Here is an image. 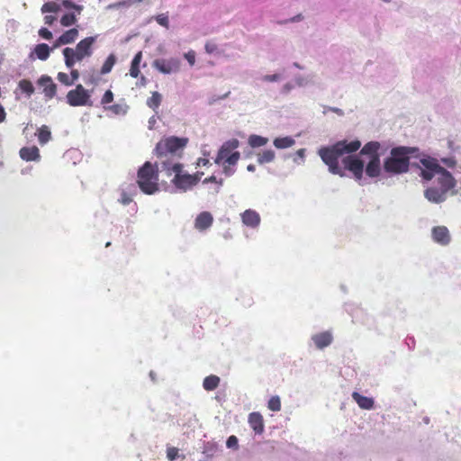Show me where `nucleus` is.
<instances>
[{
  "label": "nucleus",
  "mask_w": 461,
  "mask_h": 461,
  "mask_svg": "<svg viewBox=\"0 0 461 461\" xmlns=\"http://www.w3.org/2000/svg\"><path fill=\"white\" fill-rule=\"evenodd\" d=\"M361 142L341 140L318 150L321 160L329 167V171L340 176H345L344 169L352 173L356 181L360 185L366 183L364 174L370 178L392 176L406 173L410 166V155L412 149L406 147H397L391 149L390 154L381 160L384 155L383 147L378 141H369L364 145L358 155L352 153L358 150Z\"/></svg>",
  "instance_id": "1"
},
{
  "label": "nucleus",
  "mask_w": 461,
  "mask_h": 461,
  "mask_svg": "<svg viewBox=\"0 0 461 461\" xmlns=\"http://www.w3.org/2000/svg\"><path fill=\"white\" fill-rule=\"evenodd\" d=\"M420 176L425 180L435 179L439 188L431 186L426 189L424 195L432 203H440L447 198V193L455 186L452 175L442 167L438 160L432 158H423L420 160Z\"/></svg>",
  "instance_id": "2"
},
{
  "label": "nucleus",
  "mask_w": 461,
  "mask_h": 461,
  "mask_svg": "<svg viewBox=\"0 0 461 461\" xmlns=\"http://www.w3.org/2000/svg\"><path fill=\"white\" fill-rule=\"evenodd\" d=\"M162 171L166 172V175L172 178L174 185L182 190H187L194 185H197L200 178L198 174H188L183 170V165L179 162H170L168 159L162 160Z\"/></svg>",
  "instance_id": "3"
},
{
  "label": "nucleus",
  "mask_w": 461,
  "mask_h": 461,
  "mask_svg": "<svg viewBox=\"0 0 461 461\" xmlns=\"http://www.w3.org/2000/svg\"><path fill=\"white\" fill-rule=\"evenodd\" d=\"M240 146L237 139H231L223 142L218 154L214 159L215 164L222 166V172L227 176L234 174L235 169L231 166H235L240 158V153L236 149Z\"/></svg>",
  "instance_id": "4"
},
{
  "label": "nucleus",
  "mask_w": 461,
  "mask_h": 461,
  "mask_svg": "<svg viewBox=\"0 0 461 461\" xmlns=\"http://www.w3.org/2000/svg\"><path fill=\"white\" fill-rule=\"evenodd\" d=\"M96 41V36H89L81 40L76 48L67 47L62 50L65 65L72 68L77 62H81L85 59L93 55V46Z\"/></svg>",
  "instance_id": "5"
},
{
  "label": "nucleus",
  "mask_w": 461,
  "mask_h": 461,
  "mask_svg": "<svg viewBox=\"0 0 461 461\" xmlns=\"http://www.w3.org/2000/svg\"><path fill=\"white\" fill-rule=\"evenodd\" d=\"M188 140L186 138L167 137L159 140L155 148V155L160 160L168 159L170 162H176V157L179 156L184 148L186 146Z\"/></svg>",
  "instance_id": "6"
},
{
  "label": "nucleus",
  "mask_w": 461,
  "mask_h": 461,
  "mask_svg": "<svg viewBox=\"0 0 461 461\" xmlns=\"http://www.w3.org/2000/svg\"><path fill=\"white\" fill-rule=\"evenodd\" d=\"M137 184L146 194H153L158 191V168L151 162H145L137 173Z\"/></svg>",
  "instance_id": "7"
},
{
  "label": "nucleus",
  "mask_w": 461,
  "mask_h": 461,
  "mask_svg": "<svg viewBox=\"0 0 461 461\" xmlns=\"http://www.w3.org/2000/svg\"><path fill=\"white\" fill-rule=\"evenodd\" d=\"M67 102L70 106L91 105L90 95L82 85H77L75 89L67 94Z\"/></svg>",
  "instance_id": "8"
},
{
  "label": "nucleus",
  "mask_w": 461,
  "mask_h": 461,
  "mask_svg": "<svg viewBox=\"0 0 461 461\" xmlns=\"http://www.w3.org/2000/svg\"><path fill=\"white\" fill-rule=\"evenodd\" d=\"M152 65L162 74L176 73L180 69V60L177 58L157 59Z\"/></svg>",
  "instance_id": "9"
},
{
  "label": "nucleus",
  "mask_w": 461,
  "mask_h": 461,
  "mask_svg": "<svg viewBox=\"0 0 461 461\" xmlns=\"http://www.w3.org/2000/svg\"><path fill=\"white\" fill-rule=\"evenodd\" d=\"M206 54L212 57V59H209L207 63L210 66H214L215 63L221 58L225 57V45L218 44L214 41H209L206 42L205 46Z\"/></svg>",
  "instance_id": "10"
},
{
  "label": "nucleus",
  "mask_w": 461,
  "mask_h": 461,
  "mask_svg": "<svg viewBox=\"0 0 461 461\" xmlns=\"http://www.w3.org/2000/svg\"><path fill=\"white\" fill-rule=\"evenodd\" d=\"M311 341L317 349L322 350L333 341V334L330 330L314 333L311 336Z\"/></svg>",
  "instance_id": "11"
},
{
  "label": "nucleus",
  "mask_w": 461,
  "mask_h": 461,
  "mask_svg": "<svg viewBox=\"0 0 461 461\" xmlns=\"http://www.w3.org/2000/svg\"><path fill=\"white\" fill-rule=\"evenodd\" d=\"M242 223L250 229L256 230L259 227L261 218L255 210L248 209L240 214Z\"/></svg>",
  "instance_id": "12"
},
{
  "label": "nucleus",
  "mask_w": 461,
  "mask_h": 461,
  "mask_svg": "<svg viewBox=\"0 0 461 461\" xmlns=\"http://www.w3.org/2000/svg\"><path fill=\"white\" fill-rule=\"evenodd\" d=\"M431 237L436 243L441 246H447L451 241L449 230L445 226H436L432 228Z\"/></svg>",
  "instance_id": "13"
},
{
  "label": "nucleus",
  "mask_w": 461,
  "mask_h": 461,
  "mask_svg": "<svg viewBox=\"0 0 461 461\" xmlns=\"http://www.w3.org/2000/svg\"><path fill=\"white\" fill-rule=\"evenodd\" d=\"M38 85L43 88V93L46 97L51 99L56 95L57 86L53 83L50 77L43 75L38 81Z\"/></svg>",
  "instance_id": "14"
},
{
  "label": "nucleus",
  "mask_w": 461,
  "mask_h": 461,
  "mask_svg": "<svg viewBox=\"0 0 461 461\" xmlns=\"http://www.w3.org/2000/svg\"><path fill=\"white\" fill-rule=\"evenodd\" d=\"M78 37V30L72 28L63 32L56 41L54 47L73 43Z\"/></svg>",
  "instance_id": "15"
},
{
  "label": "nucleus",
  "mask_w": 461,
  "mask_h": 461,
  "mask_svg": "<svg viewBox=\"0 0 461 461\" xmlns=\"http://www.w3.org/2000/svg\"><path fill=\"white\" fill-rule=\"evenodd\" d=\"M19 155L25 161H39L41 158L40 150L36 146L22 148Z\"/></svg>",
  "instance_id": "16"
},
{
  "label": "nucleus",
  "mask_w": 461,
  "mask_h": 461,
  "mask_svg": "<svg viewBox=\"0 0 461 461\" xmlns=\"http://www.w3.org/2000/svg\"><path fill=\"white\" fill-rule=\"evenodd\" d=\"M249 424L256 434H261L264 431V420L259 412H251L249 415Z\"/></svg>",
  "instance_id": "17"
},
{
  "label": "nucleus",
  "mask_w": 461,
  "mask_h": 461,
  "mask_svg": "<svg viewBox=\"0 0 461 461\" xmlns=\"http://www.w3.org/2000/svg\"><path fill=\"white\" fill-rule=\"evenodd\" d=\"M352 398L361 409L371 410L374 408V400L372 398L363 396L357 392L352 393Z\"/></svg>",
  "instance_id": "18"
},
{
  "label": "nucleus",
  "mask_w": 461,
  "mask_h": 461,
  "mask_svg": "<svg viewBox=\"0 0 461 461\" xmlns=\"http://www.w3.org/2000/svg\"><path fill=\"white\" fill-rule=\"evenodd\" d=\"M295 140L292 136L277 137L274 139L273 145L277 149H285L293 147Z\"/></svg>",
  "instance_id": "19"
},
{
  "label": "nucleus",
  "mask_w": 461,
  "mask_h": 461,
  "mask_svg": "<svg viewBox=\"0 0 461 461\" xmlns=\"http://www.w3.org/2000/svg\"><path fill=\"white\" fill-rule=\"evenodd\" d=\"M142 60V52L141 51H139L135 54V56L133 57L132 60H131V68H130V76L133 78H137L140 74V64Z\"/></svg>",
  "instance_id": "20"
},
{
  "label": "nucleus",
  "mask_w": 461,
  "mask_h": 461,
  "mask_svg": "<svg viewBox=\"0 0 461 461\" xmlns=\"http://www.w3.org/2000/svg\"><path fill=\"white\" fill-rule=\"evenodd\" d=\"M276 158V153L272 149H266L257 154V161L259 165L271 163Z\"/></svg>",
  "instance_id": "21"
},
{
  "label": "nucleus",
  "mask_w": 461,
  "mask_h": 461,
  "mask_svg": "<svg viewBox=\"0 0 461 461\" xmlns=\"http://www.w3.org/2000/svg\"><path fill=\"white\" fill-rule=\"evenodd\" d=\"M221 383V378L215 375H210L203 378V389L207 391L215 390Z\"/></svg>",
  "instance_id": "22"
},
{
  "label": "nucleus",
  "mask_w": 461,
  "mask_h": 461,
  "mask_svg": "<svg viewBox=\"0 0 461 461\" xmlns=\"http://www.w3.org/2000/svg\"><path fill=\"white\" fill-rule=\"evenodd\" d=\"M248 143L253 149L260 148L268 143V139L260 135L251 134L249 136Z\"/></svg>",
  "instance_id": "23"
},
{
  "label": "nucleus",
  "mask_w": 461,
  "mask_h": 461,
  "mask_svg": "<svg viewBox=\"0 0 461 461\" xmlns=\"http://www.w3.org/2000/svg\"><path fill=\"white\" fill-rule=\"evenodd\" d=\"M34 54L41 60H47L50 57V49L46 43H40L35 46Z\"/></svg>",
  "instance_id": "24"
},
{
  "label": "nucleus",
  "mask_w": 461,
  "mask_h": 461,
  "mask_svg": "<svg viewBox=\"0 0 461 461\" xmlns=\"http://www.w3.org/2000/svg\"><path fill=\"white\" fill-rule=\"evenodd\" d=\"M37 137L40 144L44 145L51 139V132L47 125H42L38 129Z\"/></svg>",
  "instance_id": "25"
},
{
  "label": "nucleus",
  "mask_w": 461,
  "mask_h": 461,
  "mask_svg": "<svg viewBox=\"0 0 461 461\" xmlns=\"http://www.w3.org/2000/svg\"><path fill=\"white\" fill-rule=\"evenodd\" d=\"M221 451L219 446L215 442H207L203 444V455L207 457H213Z\"/></svg>",
  "instance_id": "26"
},
{
  "label": "nucleus",
  "mask_w": 461,
  "mask_h": 461,
  "mask_svg": "<svg viewBox=\"0 0 461 461\" xmlns=\"http://www.w3.org/2000/svg\"><path fill=\"white\" fill-rule=\"evenodd\" d=\"M162 102V95L155 91L152 92L151 96L147 100V105L151 108L153 111H156Z\"/></svg>",
  "instance_id": "27"
},
{
  "label": "nucleus",
  "mask_w": 461,
  "mask_h": 461,
  "mask_svg": "<svg viewBox=\"0 0 461 461\" xmlns=\"http://www.w3.org/2000/svg\"><path fill=\"white\" fill-rule=\"evenodd\" d=\"M116 62V57L114 54H110L101 68V74L105 75L111 72L113 67Z\"/></svg>",
  "instance_id": "28"
},
{
  "label": "nucleus",
  "mask_w": 461,
  "mask_h": 461,
  "mask_svg": "<svg viewBox=\"0 0 461 461\" xmlns=\"http://www.w3.org/2000/svg\"><path fill=\"white\" fill-rule=\"evenodd\" d=\"M19 89L25 93L28 96H31L34 93V86L32 83L28 79H22L18 83Z\"/></svg>",
  "instance_id": "29"
},
{
  "label": "nucleus",
  "mask_w": 461,
  "mask_h": 461,
  "mask_svg": "<svg viewBox=\"0 0 461 461\" xmlns=\"http://www.w3.org/2000/svg\"><path fill=\"white\" fill-rule=\"evenodd\" d=\"M104 110L112 113L114 115L125 114L127 113V105L122 104H115L104 106Z\"/></svg>",
  "instance_id": "30"
},
{
  "label": "nucleus",
  "mask_w": 461,
  "mask_h": 461,
  "mask_svg": "<svg viewBox=\"0 0 461 461\" xmlns=\"http://www.w3.org/2000/svg\"><path fill=\"white\" fill-rule=\"evenodd\" d=\"M213 183L212 194H217L222 185V178L218 179L215 176H211L208 178L203 179V185Z\"/></svg>",
  "instance_id": "31"
},
{
  "label": "nucleus",
  "mask_w": 461,
  "mask_h": 461,
  "mask_svg": "<svg viewBox=\"0 0 461 461\" xmlns=\"http://www.w3.org/2000/svg\"><path fill=\"white\" fill-rule=\"evenodd\" d=\"M77 19L75 14H66L60 19V23L64 27H68L77 23Z\"/></svg>",
  "instance_id": "32"
},
{
  "label": "nucleus",
  "mask_w": 461,
  "mask_h": 461,
  "mask_svg": "<svg viewBox=\"0 0 461 461\" xmlns=\"http://www.w3.org/2000/svg\"><path fill=\"white\" fill-rule=\"evenodd\" d=\"M267 407L273 411H279L281 410L280 397L277 395L272 396L267 402Z\"/></svg>",
  "instance_id": "33"
},
{
  "label": "nucleus",
  "mask_w": 461,
  "mask_h": 461,
  "mask_svg": "<svg viewBox=\"0 0 461 461\" xmlns=\"http://www.w3.org/2000/svg\"><path fill=\"white\" fill-rule=\"evenodd\" d=\"M41 11L42 14L58 13L59 11V5L55 2H48L41 6Z\"/></svg>",
  "instance_id": "34"
},
{
  "label": "nucleus",
  "mask_w": 461,
  "mask_h": 461,
  "mask_svg": "<svg viewBox=\"0 0 461 461\" xmlns=\"http://www.w3.org/2000/svg\"><path fill=\"white\" fill-rule=\"evenodd\" d=\"M305 153H306L305 149H298L295 152V154L294 155V158H293L294 163H295L297 165H303L305 161Z\"/></svg>",
  "instance_id": "35"
},
{
  "label": "nucleus",
  "mask_w": 461,
  "mask_h": 461,
  "mask_svg": "<svg viewBox=\"0 0 461 461\" xmlns=\"http://www.w3.org/2000/svg\"><path fill=\"white\" fill-rule=\"evenodd\" d=\"M226 447L229 448V449H231V450H238L240 446H239V439L236 436L232 435V436H230L227 440H226Z\"/></svg>",
  "instance_id": "36"
},
{
  "label": "nucleus",
  "mask_w": 461,
  "mask_h": 461,
  "mask_svg": "<svg viewBox=\"0 0 461 461\" xmlns=\"http://www.w3.org/2000/svg\"><path fill=\"white\" fill-rule=\"evenodd\" d=\"M58 80L65 86H72L73 80L70 79L69 75L64 72H59L57 76Z\"/></svg>",
  "instance_id": "37"
},
{
  "label": "nucleus",
  "mask_w": 461,
  "mask_h": 461,
  "mask_svg": "<svg viewBox=\"0 0 461 461\" xmlns=\"http://www.w3.org/2000/svg\"><path fill=\"white\" fill-rule=\"evenodd\" d=\"M113 101V93L111 90L105 91L104 94L102 99H101V104L104 106H108L110 103Z\"/></svg>",
  "instance_id": "38"
},
{
  "label": "nucleus",
  "mask_w": 461,
  "mask_h": 461,
  "mask_svg": "<svg viewBox=\"0 0 461 461\" xmlns=\"http://www.w3.org/2000/svg\"><path fill=\"white\" fill-rule=\"evenodd\" d=\"M155 19L159 25L168 29L169 21H168V17L167 14H160L157 15Z\"/></svg>",
  "instance_id": "39"
},
{
  "label": "nucleus",
  "mask_w": 461,
  "mask_h": 461,
  "mask_svg": "<svg viewBox=\"0 0 461 461\" xmlns=\"http://www.w3.org/2000/svg\"><path fill=\"white\" fill-rule=\"evenodd\" d=\"M62 5L65 8H68V9L77 10L78 13H80L82 11V9H83L82 5H77L74 2H72L71 0H63L62 1Z\"/></svg>",
  "instance_id": "40"
},
{
  "label": "nucleus",
  "mask_w": 461,
  "mask_h": 461,
  "mask_svg": "<svg viewBox=\"0 0 461 461\" xmlns=\"http://www.w3.org/2000/svg\"><path fill=\"white\" fill-rule=\"evenodd\" d=\"M282 79V75L279 73H276L273 75H265L262 77V80L265 82H278Z\"/></svg>",
  "instance_id": "41"
},
{
  "label": "nucleus",
  "mask_w": 461,
  "mask_h": 461,
  "mask_svg": "<svg viewBox=\"0 0 461 461\" xmlns=\"http://www.w3.org/2000/svg\"><path fill=\"white\" fill-rule=\"evenodd\" d=\"M119 202L123 205H128L132 202V197L125 191H122Z\"/></svg>",
  "instance_id": "42"
},
{
  "label": "nucleus",
  "mask_w": 461,
  "mask_h": 461,
  "mask_svg": "<svg viewBox=\"0 0 461 461\" xmlns=\"http://www.w3.org/2000/svg\"><path fill=\"white\" fill-rule=\"evenodd\" d=\"M294 81L298 86H305L309 84L310 80L308 77L298 75L295 77Z\"/></svg>",
  "instance_id": "43"
},
{
  "label": "nucleus",
  "mask_w": 461,
  "mask_h": 461,
  "mask_svg": "<svg viewBox=\"0 0 461 461\" xmlns=\"http://www.w3.org/2000/svg\"><path fill=\"white\" fill-rule=\"evenodd\" d=\"M167 456L171 461L175 460L178 456V448L168 447L167 450Z\"/></svg>",
  "instance_id": "44"
},
{
  "label": "nucleus",
  "mask_w": 461,
  "mask_h": 461,
  "mask_svg": "<svg viewBox=\"0 0 461 461\" xmlns=\"http://www.w3.org/2000/svg\"><path fill=\"white\" fill-rule=\"evenodd\" d=\"M39 35L45 40L52 39V32L47 28H41L39 30Z\"/></svg>",
  "instance_id": "45"
},
{
  "label": "nucleus",
  "mask_w": 461,
  "mask_h": 461,
  "mask_svg": "<svg viewBox=\"0 0 461 461\" xmlns=\"http://www.w3.org/2000/svg\"><path fill=\"white\" fill-rule=\"evenodd\" d=\"M212 222V216L211 215V213L203 212V229L211 226Z\"/></svg>",
  "instance_id": "46"
},
{
  "label": "nucleus",
  "mask_w": 461,
  "mask_h": 461,
  "mask_svg": "<svg viewBox=\"0 0 461 461\" xmlns=\"http://www.w3.org/2000/svg\"><path fill=\"white\" fill-rule=\"evenodd\" d=\"M185 58L187 59V61L189 62V64L191 66H193L195 62V53L194 51H188L187 53L185 54Z\"/></svg>",
  "instance_id": "47"
},
{
  "label": "nucleus",
  "mask_w": 461,
  "mask_h": 461,
  "mask_svg": "<svg viewBox=\"0 0 461 461\" xmlns=\"http://www.w3.org/2000/svg\"><path fill=\"white\" fill-rule=\"evenodd\" d=\"M229 95H230V92H227V93H226V94H224L223 95L219 96V97L217 98V100L225 99V98H227V97L229 96ZM215 102H216V98H214V97L209 98V100H208V103H209L210 104H214Z\"/></svg>",
  "instance_id": "48"
},
{
  "label": "nucleus",
  "mask_w": 461,
  "mask_h": 461,
  "mask_svg": "<svg viewBox=\"0 0 461 461\" xmlns=\"http://www.w3.org/2000/svg\"><path fill=\"white\" fill-rule=\"evenodd\" d=\"M70 79L73 80V84L79 78V72L77 69H72L70 72Z\"/></svg>",
  "instance_id": "49"
},
{
  "label": "nucleus",
  "mask_w": 461,
  "mask_h": 461,
  "mask_svg": "<svg viewBox=\"0 0 461 461\" xmlns=\"http://www.w3.org/2000/svg\"><path fill=\"white\" fill-rule=\"evenodd\" d=\"M56 20V17L53 15H45L44 16V22L48 25H51Z\"/></svg>",
  "instance_id": "50"
},
{
  "label": "nucleus",
  "mask_w": 461,
  "mask_h": 461,
  "mask_svg": "<svg viewBox=\"0 0 461 461\" xmlns=\"http://www.w3.org/2000/svg\"><path fill=\"white\" fill-rule=\"evenodd\" d=\"M6 119V113L4 106L0 104V123L4 122Z\"/></svg>",
  "instance_id": "51"
},
{
  "label": "nucleus",
  "mask_w": 461,
  "mask_h": 461,
  "mask_svg": "<svg viewBox=\"0 0 461 461\" xmlns=\"http://www.w3.org/2000/svg\"><path fill=\"white\" fill-rule=\"evenodd\" d=\"M194 226L196 229L202 230V213H200L196 216Z\"/></svg>",
  "instance_id": "52"
},
{
  "label": "nucleus",
  "mask_w": 461,
  "mask_h": 461,
  "mask_svg": "<svg viewBox=\"0 0 461 461\" xmlns=\"http://www.w3.org/2000/svg\"><path fill=\"white\" fill-rule=\"evenodd\" d=\"M294 88V86L291 84V83H286L285 85H284L283 86V89H282V92L283 93H289L292 89Z\"/></svg>",
  "instance_id": "53"
},
{
  "label": "nucleus",
  "mask_w": 461,
  "mask_h": 461,
  "mask_svg": "<svg viewBox=\"0 0 461 461\" xmlns=\"http://www.w3.org/2000/svg\"><path fill=\"white\" fill-rule=\"evenodd\" d=\"M131 4H132L131 0H126V1H122V2L117 3L115 5L116 6H126V7H129V6L131 5Z\"/></svg>",
  "instance_id": "54"
},
{
  "label": "nucleus",
  "mask_w": 461,
  "mask_h": 461,
  "mask_svg": "<svg viewBox=\"0 0 461 461\" xmlns=\"http://www.w3.org/2000/svg\"><path fill=\"white\" fill-rule=\"evenodd\" d=\"M329 110L332 111L333 113H337L339 116L344 115V112L340 108L329 107Z\"/></svg>",
  "instance_id": "55"
},
{
  "label": "nucleus",
  "mask_w": 461,
  "mask_h": 461,
  "mask_svg": "<svg viewBox=\"0 0 461 461\" xmlns=\"http://www.w3.org/2000/svg\"><path fill=\"white\" fill-rule=\"evenodd\" d=\"M444 163L447 166V167H452L454 165V162L452 159H449V158H447V159H444L443 160Z\"/></svg>",
  "instance_id": "56"
},
{
  "label": "nucleus",
  "mask_w": 461,
  "mask_h": 461,
  "mask_svg": "<svg viewBox=\"0 0 461 461\" xmlns=\"http://www.w3.org/2000/svg\"><path fill=\"white\" fill-rule=\"evenodd\" d=\"M247 170L249 171V172H254L256 170V167L253 164H249L247 167Z\"/></svg>",
  "instance_id": "57"
},
{
  "label": "nucleus",
  "mask_w": 461,
  "mask_h": 461,
  "mask_svg": "<svg viewBox=\"0 0 461 461\" xmlns=\"http://www.w3.org/2000/svg\"><path fill=\"white\" fill-rule=\"evenodd\" d=\"M205 156H206V153L203 151V167L209 163V160H208V158H205Z\"/></svg>",
  "instance_id": "58"
},
{
  "label": "nucleus",
  "mask_w": 461,
  "mask_h": 461,
  "mask_svg": "<svg viewBox=\"0 0 461 461\" xmlns=\"http://www.w3.org/2000/svg\"><path fill=\"white\" fill-rule=\"evenodd\" d=\"M294 66L297 67V68H300L299 64H297V63H294Z\"/></svg>",
  "instance_id": "59"
}]
</instances>
